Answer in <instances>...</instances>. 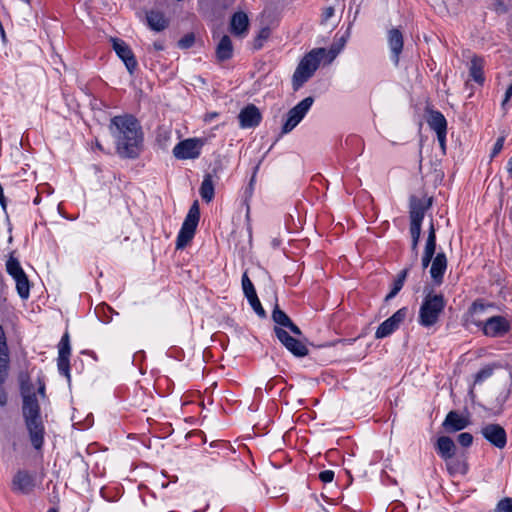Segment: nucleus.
Returning <instances> with one entry per match:
<instances>
[{
  "label": "nucleus",
  "instance_id": "nucleus-1",
  "mask_svg": "<svg viewBox=\"0 0 512 512\" xmlns=\"http://www.w3.org/2000/svg\"><path fill=\"white\" fill-rule=\"evenodd\" d=\"M109 130L116 141V151L122 158L138 157L143 133L137 119L132 115L115 116L111 119Z\"/></svg>",
  "mask_w": 512,
  "mask_h": 512
},
{
  "label": "nucleus",
  "instance_id": "nucleus-2",
  "mask_svg": "<svg viewBox=\"0 0 512 512\" xmlns=\"http://www.w3.org/2000/svg\"><path fill=\"white\" fill-rule=\"evenodd\" d=\"M23 395V416L26 427L29 431L30 440L35 449H40L43 445L44 427L40 416V407L34 392L22 387Z\"/></svg>",
  "mask_w": 512,
  "mask_h": 512
},
{
  "label": "nucleus",
  "instance_id": "nucleus-3",
  "mask_svg": "<svg viewBox=\"0 0 512 512\" xmlns=\"http://www.w3.org/2000/svg\"><path fill=\"white\" fill-rule=\"evenodd\" d=\"M445 306L446 300L442 294H437L433 291L427 292L419 309V324L425 328L437 324L444 312Z\"/></svg>",
  "mask_w": 512,
  "mask_h": 512
},
{
  "label": "nucleus",
  "instance_id": "nucleus-4",
  "mask_svg": "<svg viewBox=\"0 0 512 512\" xmlns=\"http://www.w3.org/2000/svg\"><path fill=\"white\" fill-rule=\"evenodd\" d=\"M324 55L325 49L317 48L307 53L301 59L292 78V86L295 91L313 76Z\"/></svg>",
  "mask_w": 512,
  "mask_h": 512
},
{
  "label": "nucleus",
  "instance_id": "nucleus-5",
  "mask_svg": "<svg viewBox=\"0 0 512 512\" xmlns=\"http://www.w3.org/2000/svg\"><path fill=\"white\" fill-rule=\"evenodd\" d=\"M200 219V211L198 201H195L186 215V218L182 224L180 232L177 236L176 248H185L193 239L195 231Z\"/></svg>",
  "mask_w": 512,
  "mask_h": 512
},
{
  "label": "nucleus",
  "instance_id": "nucleus-6",
  "mask_svg": "<svg viewBox=\"0 0 512 512\" xmlns=\"http://www.w3.org/2000/svg\"><path fill=\"white\" fill-rule=\"evenodd\" d=\"M314 102L313 97L309 96L300 101L287 113V119L282 126V133L286 134L292 131L304 118Z\"/></svg>",
  "mask_w": 512,
  "mask_h": 512
},
{
  "label": "nucleus",
  "instance_id": "nucleus-7",
  "mask_svg": "<svg viewBox=\"0 0 512 512\" xmlns=\"http://www.w3.org/2000/svg\"><path fill=\"white\" fill-rule=\"evenodd\" d=\"M36 485V474L20 469L13 476L11 488L14 492L28 495L34 491Z\"/></svg>",
  "mask_w": 512,
  "mask_h": 512
},
{
  "label": "nucleus",
  "instance_id": "nucleus-8",
  "mask_svg": "<svg viewBox=\"0 0 512 512\" xmlns=\"http://www.w3.org/2000/svg\"><path fill=\"white\" fill-rule=\"evenodd\" d=\"M274 332L278 340L285 348L296 357L308 355V348L300 340L292 337L286 330L279 326L274 327Z\"/></svg>",
  "mask_w": 512,
  "mask_h": 512
},
{
  "label": "nucleus",
  "instance_id": "nucleus-9",
  "mask_svg": "<svg viewBox=\"0 0 512 512\" xmlns=\"http://www.w3.org/2000/svg\"><path fill=\"white\" fill-rule=\"evenodd\" d=\"M203 143L200 139L189 138L180 141L173 149V155L177 159H195L200 155Z\"/></svg>",
  "mask_w": 512,
  "mask_h": 512
},
{
  "label": "nucleus",
  "instance_id": "nucleus-10",
  "mask_svg": "<svg viewBox=\"0 0 512 512\" xmlns=\"http://www.w3.org/2000/svg\"><path fill=\"white\" fill-rule=\"evenodd\" d=\"M112 47L117 56L124 62L130 74L137 68V61L129 45L119 38H111Z\"/></svg>",
  "mask_w": 512,
  "mask_h": 512
},
{
  "label": "nucleus",
  "instance_id": "nucleus-11",
  "mask_svg": "<svg viewBox=\"0 0 512 512\" xmlns=\"http://www.w3.org/2000/svg\"><path fill=\"white\" fill-rule=\"evenodd\" d=\"M407 315V308H401L397 310L391 317L386 319L380 324L376 330L375 337L377 339L385 338L391 335L395 330L398 329L400 324L405 320Z\"/></svg>",
  "mask_w": 512,
  "mask_h": 512
},
{
  "label": "nucleus",
  "instance_id": "nucleus-12",
  "mask_svg": "<svg viewBox=\"0 0 512 512\" xmlns=\"http://www.w3.org/2000/svg\"><path fill=\"white\" fill-rule=\"evenodd\" d=\"M57 366L61 374L68 380L70 379V362L71 346L68 332H65L58 345Z\"/></svg>",
  "mask_w": 512,
  "mask_h": 512
},
{
  "label": "nucleus",
  "instance_id": "nucleus-13",
  "mask_svg": "<svg viewBox=\"0 0 512 512\" xmlns=\"http://www.w3.org/2000/svg\"><path fill=\"white\" fill-rule=\"evenodd\" d=\"M483 437L495 447L502 449L507 442L504 428L499 424H487L481 429Z\"/></svg>",
  "mask_w": 512,
  "mask_h": 512
},
{
  "label": "nucleus",
  "instance_id": "nucleus-14",
  "mask_svg": "<svg viewBox=\"0 0 512 512\" xmlns=\"http://www.w3.org/2000/svg\"><path fill=\"white\" fill-rule=\"evenodd\" d=\"M432 203V197L420 199L416 196H411L409 204L410 222L422 223L425 213L428 209H430Z\"/></svg>",
  "mask_w": 512,
  "mask_h": 512
},
{
  "label": "nucleus",
  "instance_id": "nucleus-15",
  "mask_svg": "<svg viewBox=\"0 0 512 512\" xmlns=\"http://www.w3.org/2000/svg\"><path fill=\"white\" fill-rule=\"evenodd\" d=\"M510 329L509 322L502 316H493L483 324V332L490 337H501Z\"/></svg>",
  "mask_w": 512,
  "mask_h": 512
},
{
  "label": "nucleus",
  "instance_id": "nucleus-16",
  "mask_svg": "<svg viewBox=\"0 0 512 512\" xmlns=\"http://www.w3.org/2000/svg\"><path fill=\"white\" fill-rule=\"evenodd\" d=\"M241 128H252L260 124L262 115L258 107L254 104H248L238 114Z\"/></svg>",
  "mask_w": 512,
  "mask_h": 512
},
{
  "label": "nucleus",
  "instance_id": "nucleus-17",
  "mask_svg": "<svg viewBox=\"0 0 512 512\" xmlns=\"http://www.w3.org/2000/svg\"><path fill=\"white\" fill-rule=\"evenodd\" d=\"M468 424V419L461 416L457 411H450L442 425L447 432H457L466 428Z\"/></svg>",
  "mask_w": 512,
  "mask_h": 512
},
{
  "label": "nucleus",
  "instance_id": "nucleus-18",
  "mask_svg": "<svg viewBox=\"0 0 512 512\" xmlns=\"http://www.w3.org/2000/svg\"><path fill=\"white\" fill-rule=\"evenodd\" d=\"M447 268V259L444 253H438L432 261L430 268L431 277L436 285L443 282V275Z\"/></svg>",
  "mask_w": 512,
  "mask_h": 512
},
{
  "label": "nucleus",
  "instance_id": "nucleus-19",
  "mask_svg": "<svg viewBox=\"0 0 512 512\" xmlns=\"http://www.w3.org/2000/svg\"><path fill=\"white\" fill-rule=\"evenodd\" d=\"M249 18L245 12L239 11L233 14L230 21V31L235 36H244L248 31Z\"/></svg>",
  "mask_w": 512,
  "mask_h": 512
},
{
  "label": "nucleus",
  "instance_id": "nucleus-20",
  "mask_svg": "<svg viewBox=\"0 0 512 512\" xmlns=\"http://www.w3.org/2000/svg\"><path fill=\"white\" fill-rule=\"evenodd\" d=\"M388 42L394 56V61L397 64L403 49V35L401 31L399 29H391L388 32Z\"/></svg>",
  "mask_w": 512,
  "mask_h": 512
},
{
  "label": "nucleus",
  "instance_id": "nucleus-21",
  "mask_svg": "<svg viewBox=\"0 0 512 512\" xmlns=\"http://www.w3.org/2000/svg\"><path fill=\"white\" fill-rule=\"evenodd\" d=\"M436 449L444 460H448L455 455L456 446L450 437L441 436L437 440Z\"/></svg>",
  "mask_w": 512,
  "mask_h": 512
},
{
  "label": "nucleus",
  "instance_id": "nucleus-22",
  "mask_svg": "<svg viewBox=\"0 0 512 512\" xmlns=\"http://www.w3.org/2000/svg\"><path fill=\"white\" fill-rule=\"evenodd\" d=\"M233 56V45L229 36L224 35L217 47H216V58L218 61H226Z\"/></svg>",
  "mask_w": 512,
  "mask_h": 512
},
{
  "label": "nucleus",
  "instance_id": "nucleus-23",
  "mask_svg": "<svg viewBox=\"0 0 512 512\" xmlns=\"http://www.w3.org/2000/svg\"><path fill=\"white\" fill-rule=\"evenodd\" d=\"M483 67L484 60L481 57L474 55L471 59L469 75L478 84H483L485 79L483 74Z\"/></svg>",
  "mask_w": 512,
  "mask_h": 512
},
{
  "label": "nucleus",
  "instance_id": "nucleus-24",
  "mask_svg": "<svg viewBox=\"0 0 512 512\" xmlns=\"http://www.w3.org/2000/svg\"><path fill=\"white\" fill-rule=\"evenodd\" d=\"M147 22L149 27L155 31H162L168 26V20L163 13L154 10L147 13Z\"/></svg>",
  "mask_w": 512,
  "mask_h": 512
},
{
  "label": "nucleus",
  "instance_id": "nucleus-25",
  "mask_svg": "<svg viewBox=\"0 0 512 512\" xmlns=\"http://www.w3.org/2000/svg\"><path fill=\"white\" fill-rule=\"evenodd\" d=\"M428 124L436 134H441L447 131V122L443 114L438 111H432L430 113Z\"/></svg>",
  "mask_w": 512,
  "mask_h": 512
},
{
  "label": "nucleus",
  "instance_id": "nucleus-26",
  "mask_svg": "<svg viewBox=\"0 0 512 512\" xmlns=\"http://www.w3.org/2000/svg\"><path fill=\"white\" fill-rule=\"evenodd\" d=\"M199 193L202 199L209 203L214 197V183L210 174L205 175Z\"/></svg>",
  "mask_w": 512,
  "mask_h": 512
},
{
  "label": "nucleus",
  "instance_id": "nucleus-27",
  "mask_svg": "<svg viewBox=\"0 0 512 512\" xmlns=\"http://www.w3.org/2000/svg\"><path fill=\"white\" fill-rule=\"evenodd\" d=\"M14 280L16 282V289L18 295L22 299H27L30 295V283L26 274L24 273L21 276H19V278H15Z\"/></svg>",
  "mask_w": 512,
  "mask_h": 512
},
{
  "label": "nucleus",
  "instance_id": "nucleus-28",
  "mask_svg": "<svg viewBox=\"0 0 512 512\" xmlns=\"http://www.w3.org/2000/svg\"><path fill=\"white\" fill-rule=\"evenodd\" d=\"M409 271V267L403 269L397 279L394 281L393 288L390 291V293L385 297V301H389L390 299L394 298L398 292L402 289L404 282L406 280L407 274Z\"/></svg>",
  "mask_w": 512,
  "mask_h": 512
},
{
  "label": "nucleus",
  "instance_id": "nucleus-29",
  "mask_svg": "<svg viewBox=\"0 0 512 512\" xmlns=\"http://www.w3.org/2000/svg\"><path fill=\"white\" fill-rule=\"evenodd\" d=\"M6 270L8 274L13 277V279L19 278V276L25 273L18 259L13 257L12 255L6 262Z\"/></svg>",
  "mask_w": 512,
  "mask_h": 512
},
{
  "label": "nucleus",
  "instance_id": "nucleus-30",
  "mask_svg": "<svg viewBox=\"0 0 512 512\" xmlns=\"http://www.w3.org/2000/svg\"><path fill=\"white\" fill-rule=\"evenodd\" d=\"M272 319L276 324L283 326L285 328L292 322L289 316L284 311H282L278 307V305H276L275 308L273 309Z\"/></svg>",
  "mask_w": 512,
  "mask_h": 512
},
{
  "label": "nucleus",
  "instance_id": "nucleus-31",
  "mask_svg": "<svg viewBox=\"0 0 512 512\" xmlns=\"http://www.w3.org/2000/svg\"><path fill=\"white\" fill-rule=\"evenodd\" d=\"M436 249V231L434 228L433 223L430 224L428 237L426 240L425 250L424 253L431 254L434 256Z\"/></svg>",
  "mask_w": 512,
  "mask_h": 512
},
{
  "label": "nucleus",
  "instance_id": "nucleus-32",
  "mask_svg": "<svg viewBox=\"0 0 512 512\" xmlns=\"http://www.w3.org/2000/svg\"><path fill=\"white\" fill-rule=\"evenodd\" d=\"M8 364H9L8 351L0 352V384H2L7 378Z\"/></svg>",
  "mask_w": 512,
  "mask_h": 512
},
{
  "label": "nucleus",
  "instance_id": "nucleus-33",
  "mask_svg": "<svg viewBox=\"0 0 512 512\" xmlns=\"http://www.w3.org/2000/svg\"><path fill=\"white\" fill-rule=\"evenodd\" d=\"M242 288H243V292H244V294H245L247 299L257 295L256 291H255V288H254V285L251 282V280L249 279V277H248L246 272L242 276Z\"/></svg>",
  "mask_w": 512,
  "mask_h": 512
},
{
  "label": "nucleus",
  "instance_id": "nucleus-34",
  "mask_svg": "<svg viewBox=\"0 0 512 512\" xmlns=\"http://www.w3.org/2000/svg\"><path fill=\"white\" fill-rule=\"evenodd\" d=\"M270 34H271V30L269 27L262 28L259 31L258 35L254 39V43H253L254 48L255 49L262 48L264 42L270 37Z\"/></svg>",
  "mask_w": 512,
  "mask_h": 512
},
{
  "label": "nucleus",
  "instance_id": "nucleus-35",
  "mask_svg": "<svg viewBox=\"0 0 512 512\" xmlns=\"http://www.w3.org/2000/svg\"><path fill=\"white\" fill-rule=\"evenodd\" d=\"M494 371L493 366H486L482 368L478 373L475 375L474 383H481L482 381L486 380L490 376H492Z\"/></svg>",
  "mask_w": 512,
  "mask_h": 512
},
{
  "label": "nucleus",
  "instance_id": "nucleus-36",
  "mask_svg": "<svg viewBox=\"0 0 512 512\" xmlns=\"http://www.w3.org/2000/svg\"><path fill=\"white\" fill-rule=\"evenodd\" d=\"M171 137V133L168 129L165 127H160L157 131V142L162 146L165 147L167 142L169 141Z\"/></svg>",
  "mask_w": 512,
  "mask_h": 512
},
{
  "label": "nucleus",
  "instance_id": "nucleus-37",
  "mask_svg": "<svg viewBox=\"0 0 512 512\" xmlns=\"http://www.w3.org/2000/svg\"><path fill=\"white\" fill-rule=\"evenodd\" d=\"M251 307L253 308V310L255 311V313L260 316V317H265L266 316V312L265 310L263 309L257 295L254 296V297H250L248 299Z\"/></svg>",
  "mask_w": 512,
  "mask_h": 512
},
{
  "label": "nucleus",
  "instance_id": "nucleus-38",
  "mask_svg": "<svg viewBox=\"0 0 512 512\" xmlns=\"http://www.w3.org/2000/svg\"><path fill=\"white\" fill-rule=\"evenodd\" d=\"M195 42V35L194 33H188L186 34L185 36H183L179 41H178V46L181 48V49H188L190 48L191 46H193Z\"/></svg>",
  "mask_w": 512,
  "mask_h": 512
},
{
  "label": "nucleus",
  "instance_id": "nucleus-39",
  "mask_svg": "<svg viewBox=\"0 0 512 512\" xmlns=\"http://www.w3.org/2000/svg\"><path fill=\"white\" fill-rule=\"evenodd\" d=\"M495 512H512V498L500 500L495 508Z\"/></svg>",
  "mask_w": 512,
  "mask_h": 512
},
{
  "label": "nucleus",
  "instance_id": "nucleus-40",
  "mask_svg": "<svg viewBox=\"0 0 512 512\" xmlns=\"http://www.w3.org/2000/svg\"><path fill=\"white\" fill-rule=\"evenodd\" d=\"M447 469L450 474H454L457 472L465 473L466 472V466L459 461L456 462H449L447 463Z\"/></svg>",
  "mask_w": 512,
  "mask_h": 512
},
{
  "label": "nucleus",
  "instance_id": "nucleus-41",
  "mask_svg": "<svg viewBox=\"0 0 512 512\" xmlns=\"http://www.w3.org/2000/svg\"><path fill=\"white\" fill-rule=\"evenodd\" d=\"M458 443L463 447H469L473 442L472 434L464 432L458 435Z\"/></svg>",
  "mask_w": 512,
  "mask_h": 512
},
{
  "label": "nucleus",
  "instance_id": "nucleus-42",
  "mask_svg": "<svg viewBox=\"0 0 512 512\" xmlns=\"http://www.w3.org/2000/svg\"><path fill=\"white\" fill-rule=\"evenodd\" d=\"M421 224L417 222H410V234L411 237L420 238L421 235Z\"/></svg>",
  "mask_w": 512,
  "mask_h": 512
},
{
  "label": "nucleus",
  "instance_id": "nucleus-43",
  "mask_svg": "<svg viewBox=\"0 0 512 512\" xmlns=\"http://www.w3.org/2000/svg\"><path fill=\"white\" fill-rule=\"evenodd\" d=\"M492 6H493V9L498 14H503V13L507 12V7H506L505 3L502 0H494L493 3H492Z\"/></svg>",
  "mask_w": 512,
  "mask_h": 512
},
{
  "label": "nucleus",
  "instance_id": "nucleus-44",
  "mask_svg": "<svg viewBox=\"0 0 512 512\" xmlns=\"http://www.w3.org/2000/svg\"><path fill=\"white\" fill-rule=\"evenodd\" d=\"M334 478V472L331 470H324L320 472L319 479L324 483H329Z\"/></svg>",
  "mask_w": 512,
  "mask_h": 512
},
{
  "label": "nucleus",
  "instance_id": "nucleus-45",
  "mask_svg": "<svg viewBox=\"0 0 512 512\" xmlns=\"http://www.w3.org/2000/svg\"><path fill=\"white\" fill-rule=\"evenodd\" d=\"M333 7H326L322 13L321 24H325L333 15H334Z\"/></svg>",
  "mask_w": 512,
  "mask_h": 512
},
{
  "label": "nucleus",
  "instance_id": "nucleus-46",
  "mask_svg": "<svg viewBox=\"0 0 512 512\" xmlns=\"http://www.w3.org/2000/svg\"><path fill=\"white\" fill-rule=\"evenodd\" d=\"M503 145H504V137H499L497 139L496 143L494 144V147H493V150L491 153V157H495L498 153H500V151L503 148Z\"/></svg>",
  "mask_w": 512,
  "mask_h": 512
},
{
  "label": "nucleus",
  "instance_id": "nucleus-47",
  "mask_svg": "<svg viewBox=\"0 0 512 512\" xmlns=\"http://www.w3.org/2000/svg\"><path fill=\"white\" fill-rule=\"evenodd\" d=\"M2 351H8V346L6 343V337H5L4 330H3L2 326H0V352H2Z\"/></svg>",
  "mask_w": 512,
  "mask_h": 512
},
{
  "label": "nucleus",
  "instance_id": "nucleus-48",
  "mask_svg": "<svg viewBox=\"0 0 512 512\" xmlns=\"http://www.w3.org/2000/svg\"><path fill=\"white\" fill-rule=\"evenodd\" d=\"M411 238H412L411 250L414 254V261H416L417 256H418V243H419L420 238H416V237H411Z\"/></svg>",
  "mask_w": 512,
  "mask_h": 512
},
{
  "label": "nucleus",
  "instance_id": "nucleus-49",
  "mask_svg": "<svg viewBox=\"0 0 512 512\" xmlns=\"http://www.w3.org/2000/svg\"><path fill=\"white\" fill-rule=\"evenodd\" d=\"M432 259H433V255L426 254V253L423 254V257H422L423 269H426L429 266L430 262L433 261Z\"/></svg>",
  "mask_w": 512,
  "mask_h": 512
},
{
  "label": "nucleus",
  "instance_id": "nucleus-50",
  "mask_svg": "<svg viewBox=\"0 0 512 512\" xmlns=\"http://www.w3.org/2000/svg\"><path fill=\"white\" fill-rule=\"evenodd\" d=\"M512 97V83L508 86L505 97L502 101V107H505L506 103L509 101V99Z\"/></svg>",
  "mask_w": 512,
  "mask_h": 512
},
{
  "label": "nucleus",
  "instance_id": "nucleus-51",
  "mask_svg": "<svg viewBox=\"0 0 512 512\" xmlns=\"http://www.w3.org/2000/svg\"><path fill=\"white\" fill-rule=\"evenodd\" d=\"M286 328H288L291 331V333L295 334L296 336L302 335V331L300 330V328L293 322H291V324H289Z\"/></svg>",
  "mask_w": 512,
  "mask_h": 512
},
{
  "label": "nucleus",
  "instance_id": "nucleus-52",
  "mask_svg": "<svg viewBox=\"0 0 512 512\" xmlns=\"http://www.w3.org/2000/svg\"><path fill=\"white\" fill-rule=\"evenodd\" d=\"M445 138H446V132H443L441 134H437V139L439 141V144L443 151H445Z\"/></svg>",
  "mask_w": 512,
  "mask_h": 512
},
{
  "label": "nucleus",
  "instance_id": "nucleus-53",
  "mask_svg": "<svg viewBox=\"0 0 512 512\" xmlns=\"http://www.w3.org/2000/svg\"><path fill=\"white\" fill-rule=\"evenodd\" d=\"M7 403V394L3 390V388L0 386V406H4Z\"/></svg>",
  "mask_w": 512,
  "mask_h": 512
},
{
  "label": "nucleus",
  "instance_id": "nucleus-54",
  "mask_svg": "<svg viewBox=\"0 0 512 512\" xmlns=\"http://www.w3.org/2000/svg\"><path fill=\"white\" fill-rule=\"evenodd\" d=\"M217 116H218V113L213 112V113L206 114L204 119H205V121H210L212 118L217 117Z\"/></svg>",
  "mask_w": 512,
  "mask_h": 512
},
{
  "label": "nucleus",
  "instance_id": "nucleus-55",
  "mask_svg": "<svg viewBox=\"0 0 512 512\" xmlns=\"http://www.w3.org/2000/svg\"><path fill=\"white\" fill-rule=\"evenodd\" d=\"M507 171L510 175H512V157L508 160Z\"/></svg>",
  "mask_w": 512,
  "mask_h": 512
},
{
  "label": "nucleus",
  "instance_id": "nucleus-56",
  "mask_svg": "<svg viewBox=\"0 0 512 512\" xmlns=\"http://www.w3.org/2000/svg\"><path fill=\"white\" fill-rule=\"evenodd\" d=\"M478 308H479L480 310H483V309H484V306H483L482 304H477L476 302H474V303L472 304V309H473V310H476V309H478Z\"/></svg>",
  "mask_w": 512,
  "mask_h": 512
},
{
  "label": "nucleus",
  "instance_id": "nucleus-57",
  "mask_svg": "<svg viewBox=\"0 0 512 512\" xmlns=\"http://www.w3.org/2000/svg\"><path fill=\"white\" fill-rule=\"evenodd\" d=\"M44 389H45V386H44V385H41V386L39 387V392H40L41 394H44Z\"/></svg>",
  "mask_w": 512,
  "mask_h": 512
},
{
  "label": "nucleus",
  "instance_id": "nucleus-58",
  "mask_svg": "<svg viewBox=\"0 0 512 512\" xmlns=\"http://www.w3.org/2000/svg\"><path fill=\"white\" fill-rule=\"evenodd\" d=\"M154 46H155V48H156V49H158V50H162V49H163V47H162L161 45H158V44H156V43L154 44Z\"/></svg>",
  "mask_w": 512,
  "mask_h": 512
},
{
  "label": "nucleus",
  "instance_id": "nucleus-59",
  "mask_svg": "<svg viewBox=\"0 0 512 512\" xmlns=\"http://www.w3.org/2000/svg\"><path fill=\"white\" fill-rule=\"evenodd\" d=\"M47 512H57L55 508H50Z\"/></svg>",
  "mask_w": 512,
  "mask_h": 512
},
{
  "label": "nucleus",
  "instance_id": "nucleus-60",
  "mask_svg": "<svg viewBox=\"0 0 512 512\" xmlns=\"http://www.w3.org/2000/svg\"><path fill=\"white\" fill-rule=\"evenodd\" d=\"M96 146H97V148H99L100 150H102V146H101V144H100V143H98V142H97V143H96Z\"/></svg>",
  "mask_w": 512,
  "mask_h": 512
},
{
  "label": "nucleus",
  "instance_id": "nucleus-61",
  "mask_svg": "<svg viewBox=\"0 0 512 512\" xmlns=\"http://www.w3.org/2000/svg\"><path fill=\"white\" fill-rule=\"evenodd\" d=\"M253 181H254V176L251 178L250 185L253 183Z\"/></svg>",
  "mask_w": 512,
  "mask_h": 512
},
{
  "label": "nucleus",
  "instance_id": "nucleus-62",
  "mask_svg": "<svg viewBox=\"0 0 512 512\" xmlns=\"http://www.w3.org/2000/svg\"><path fill=\"white\" fill-rule=\"evenodd\" d=\"M332 51L334 52V55H335L336 53H338L339 49L338 50H332Z\"/></svg>",
  "mask_w": 512,
  "mask_h": 512
}]
</instances>
